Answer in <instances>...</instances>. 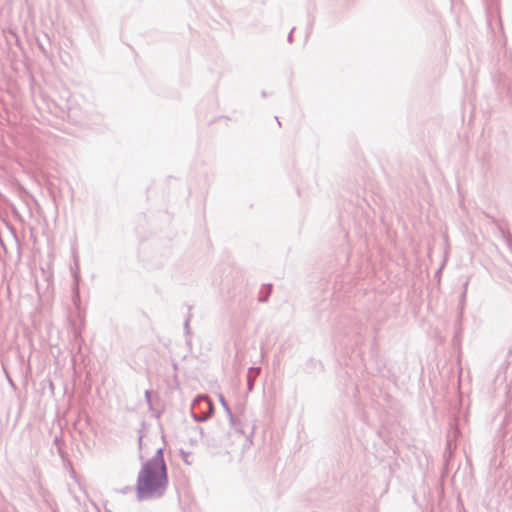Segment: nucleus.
<instances>
[{
	"label": "nucleus",
	"instance_id": "1",
	"mask_svg": "<svg viewBox=\"0 0 512 512\" xmlns=\"http://www.w3.org/2000/svg\"><path fill=\"white\" fill-rule=\"evenodd\" d=\"M167 486L164 461L160 458L149 461L142 468L137 480V497L140 500L160 497Z\"/></svg>",
	"mask_w": 512,
	"mask_h": 512
}]
</instances>
